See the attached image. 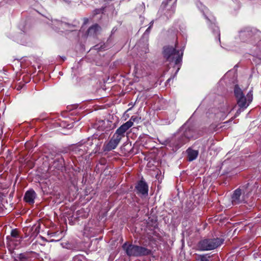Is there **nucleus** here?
<instances>
[{"label": "nucleus", "mask_w": 261, "mask_h": 261, "mask_svg": "<svg viewBox=\"0 0 261 261\" xmlns=\"http://www.w3.org/2000/svg\"><path fill=\"white\" fill-rule=\"evenodd\" d=\"M99 143V140L96 138H88L87 140L83 144H80L77 145L75 148V151L82 152L81 153H80V154L82 155L85 152H87L89 150L97 147Z\"/></svg>", "instance_id": "obj_6"}, {"label": "nucleus", "mask_w": 261, "mask_h": 261, "mask_svg": "<svg viewBox=\"0 0 261 261\" xmlns=\"http://www.w3.org/2000/svg\"><path fill=\"white\" fill-rule=\"evenodd\" d=\"M83 256L81 255L75 256L71 261H83Z\"/></svg>", "instance_id": "obj_18"}, {"label": "nucleus", "mask_w": 261, "mask_h": 261, "mask_svg": "<svg viewBox=\"0 0 261 261\" xmlns=\"http://www.w3.org/2000/svg\"><path fill=\"white\" fill-rule=\"evenodd\" d=\"M211 256L207 254H196L195 259L196 261H210Z\"/></svg>", "instance_id": "obj_16"}, {"label": "nucleus", "mask_w": 261, "mask_h": 261, "mask_svg": "<svg viewBox=\"0 0 261 261\" xmlns=\"http://www.w3.org/2000/svg\"><path fill=\"white\" fill-rule=\"evenodd\" d=\"M171 80V78H169V79L167 80V82H170Z\"/></svg>", "instance_id": "obj_26"}, {"label": "nucleus", "mask_w": 261, "mask_h": 261, "mask_svg": "<svg viewBox=\"0 0 261 261\" xmlns=\"http://www.w3.org/2000/svg\"><path fill=\"white\" fill-rule=\"evenodd\" d=\"M191 132L190 129L186 130L183 135L177 138V140L174 143V145L178 148L186 143L190 138L193 137V136L191 135Z\"/></svg>", "instance_id": "obj_7"}, {"label": "nucleus", "mask_w": 261, "mask_h": 261, "mask_svg": "<svg viewBox=\"0 0 261 261\" xmlns=\"http://www.w3.org/2000/svg\"><path fill=\"white\" fill-rule=\"evenodd\" d=\"M177 44L175 47L172 46H165L163 47V54L166 61L171 63L174 62L175 64L177 65L181 61L183 53H180L178 50H177Z\"/></svg>", "instance_id": "obj_3"}, {"label": "nucleus", "mask_w": 261, "mask_h": 261, "mask_svg": "<svg viewBox=\"0 0 261 261\" xmlns=\"http://www.w3.org/2000/svg\"><path fill=\"white\" fill-rule=\"evenodd\" d=\"M36 193L33 190H30L26 192L24 196V200L28 203L32 204L34 202Z\"/></svg>", "instance_id": "obj_13"}, {"label": "nucleus", "mask_w": 261, "mask_h": 261, "mask_svg": "<svg viewBox=\"0 0 261 261\" xmlns=\"http://www.w3.org/2000/svg\"><path fill=\"white\" fill-rule=\"evenodd\" d=\"M234 94L237 99V103L240 108L246 109L253 99L252 91L250 90L245 96L244 92L238 85L234 88Z\"/></svg>", "instance_id": "obj_2"}, {"label": "nucleus", "mask_w": 261, "mask_h": 261, "mask_svg": "<svg viewBox=\"0 0 261 261\" xmlns=\"http://www.w3.org/2000/svg\"><path fill=\"white\" fill-rule=\"evenodd\" d=\"M14 261H18L17 259H15Z\"/></svg>", "instance_id": "obj_27"}, {"label": "nucleus", "mask_w": 261, "mask_h": 261, "mask_svg": "<svg viewBox=\"0 0 261 261\" xmlns=\"http://www.w3.org/2000/svg\"><path fill=\"white\" fill-rule=\"evenodd\" d=\"M17 259L18 261H26L27 260L26 257L22 254H19V258Z\"/></svg>", "instance_id": "obj_20"}, {"label": "nucleus", "mask_w": 261, "mask_h": 261, "mask_svg": "<svg viewBox=\"0 0 261 261\" xmlns=\"http://www.w3.org/2000/svg\"><path fill=\"white\" fill-rule=\"evenodd\" d=\"M153 21H151L150 22V25H151V27H152V25H153Z\"/></svg>", "instance_id": "obj_25"}, {"label": "nucleus", "mask_w": 261, "mask_h": 261, "mask_svg": "<svg viewBox=\"0 0 261 261\" xmlns=\"http://www.w3.org/2000/svg\"><path fill=\"white\" fill-rule=\"evenodd\" d=\"M121 140L116 136V135H113L109 142L105 145L104 150L109 151L115 149Z\"/></svg>", "instance_id": "obj_9"}, {"label": "nucleus", "mask_w": 261, "mask_h": 261, "mask_svg": "<svg viewBox=\"0 0 261 261\" xmlns=\"http://www.w3.org/2000/svg\"><path fill=\"white\" fill-rule=\"evenodd\" d=\"M122 248L128 256H146L150 254L151 253V250L146 247L129 244L127 242H125L122 245Z\"/></svg>", "instance_id": "obj_1"}, {"label": "nucleus", "mask_w": 261, "mask_h": 261, "mask_svg": "<svg viewBox=\"0 0 261 261\" xmlns=\"http://www.w3.org/2000/svg\"><path fill=\"white\" fill-rule=\"evenodd\" d=\"M241 195L242 192L240 189H237L233 192L231 196L232 205H235L245 202V199L243 196L241 197Z\"/></svg>", "instance_id": "obj_10"}, {"label": "nucleus", "mask_w": 261, "mask_h": 261, "mask_svg": "<svg viewBox=\"0 0 261 261\" xmlns=\"http://www.w3.org/2000/svg\"><path fill=\"white\" fill-rule=\"evenodd\" d=\"M136 119V117H134V116H132L129 120L132 121L133 122V121H134Z\"/></svg>", "instance_id": "obj_21"}, {"label": "nucleus", "mask_w": 261, "mask_h": 261, "mask_svg": "<svg viewBox=\"0 0 261 261\" xmlns=\"http://www.w3.org/2000/svg\"><path fill=\"white\" fill-rule=\"evenodd\" d=\"M11 235L12 237H13L14 238H18V231L15 229H13L11 231Z\"/></svg>", "instance_id": "obj_19"}, {"label": "nucleus", "mask_w": 261, "mask_h": 261, "mask_svg": "<svg viewBox=\"0 0 261 261\" xmlns=\"http://www.w3.org/2000/svg\"><path fill=\"white\" fill-rule=\"evenodd\" d=\"M223 241V239L219 238L205 239L199 242L197 247L200 251L212 250L220 246Z\"/></svg>", "instance_id": "obj_4"}, {"label": "nucleus", "mask_w": 261, "mask_h": 261, "mask_svg": "<svg viewBox=\"0 0 261 261\" xmlns=\"http://www.w3.org/2000/svg\"><path fill=\"white\" fill-rule=\"evenodd\" d=\"M133 122L128 120L125 123L121 125L116 130L114 135H116V136L121 139L125 136L126 132L133 126Z\"/></svg>", "instance_id": "obj_8"}, {"label": "nucleus", "mask_w": 261, "mask_h": 261, "mask_svg": "<svg viewBox=\"0 0 261 261\" xmlns=\"http://www.w3.org/2000/svg\"><path fill=\"white\" fill-rule=\"evenodd\" d=\"M135 188L137 191V193L141 194L142 195L148 194V186L144 181L142 180H140L136 186Z\"/></svg>", "instance_id": "obj_11"}, {"label": "nucleus", "mask_w": 261, "mask_h": 261, "mask_svg": "<svg viewBox=\"0 0 261 261\" xmlns=\"http://www.w3.org/2000/svg\"><path fill=\"white\" fill-rule=\"evenodd\" d=\"M101 30V27L98 24L96 23L92 25L88 29L87 34L89 36L96 37L99 34Z\"/></svg>", "instance_id": "obj_12"}, {"label": "nucleus", "mask_w": 261, "mask_h": 261, "mask_svg": "<svg viewBox=\"0 0 261 261\" xmlns=\"http://www.w3.org/2000/svg\"><path fill=\"white\" fill-rule=\"evenodd\" d=\"M1 198V193H0V198Z\"/></svg>", "instance_id": "obj_28"}, {"label": "nucleus", "mask_w": 261, "mask_h": 261, "mask_svg": "<svg viewBox=\"0 0 261 261\" xmlns=\"http://www.w3.org/2000/svg\"><path fill=\"white\" fill-rule=\"evenodd\" d=\"M187 152L188 153V161H192L195 160L198 154V151L197 150H193L190 148L187 150Z\"/></svg>", "instance_id": "obj_15"}, {"label": "nucleus", "mask_w": 261, "mask_h": 261, "mask_svg": "<svg viewBox=\"0 0 261 261\" xmlns=\"http://www.w3.org/2000/svg\"><path fill=\"white\" fill-rule=\"evenodd\" d=\"M150 28H151V25H149V27L146 30V32H149V31H150Z\"/></svg>", "instance_id": "obj_23"}, {"label": "nucleus", "mask_w": 261, "mask_h": 261, "mask_svg": "<svg viewBox=\"0 0 261 261\" xmlns=\"http://www.w3.org/2000/svg\"><path fill=\"white\" fill-rule=\"evenodd\" d=\"M41 224L39 222L36 223L30 229L31 237H36L39 233Z\"/></svg>", "instance_id": "obj_14"}, {"label": "nucleus", "mask_w": 261, "mask_h": 261, "mask_svg": "<svg viewBox=\"0 0 261 261\" xmlns=\"http://www.w3.org/2000/svg\"><path fill=\"white\" fill-rule=\"evenodd\" d=\"M169 143V141H168V140H166L165 141V143H163V144L164 145H167L168 143Z\"/></svg>", "instance_id": "obj_22"}, {"label": "nucleus", "mask_w": 261, "mask_h": 261, "mask_svg": "<svg viewBox=\"0 0 261 261\" xmlns=\"http://www.w3.org/2000/svg\"><path fill=\"white\" fill-rule=\"evenodd\" d=\"M240 37L244 41H246L250 38L251 39V41L253 40L252 43H256V48H257L255 50L256 55L261 56V40L259 39L257 34H253L252 30L247 28L240 32Z\"/></svg>", "instance_id": "obj_5"}, {"label": "nucleus", "mask_w": 261, "mask_h": 261, "mask_svg": "<svg viewBox=\"0 0 261 261\" xmlns=\"http://www.w3.org/2000/svg\"><path fill=\"white\" fill-rule=\"evenodd\" d=\"M111 9H112V8H110V7H109V8H100V9H95L94 11V15H99V14L108 15V14L106 13V12L108 10H111Z\"/></svg>", "instance_id": "obj_17"}, {"label": "nucleus", "mask_w": 261, "mask_h": 261, "mask_svg": "<svg viewBox=\"0 0 261 261\" xmlns=\"http://www.w3.org/2000/svg\"><path fill=\"white\" fill-rule=\"evenodd\" d=\"M217 34H218V37H219V40L220 41V33H219V31L217 32Z\"/></svg>", "instance_id": "obj_24"}]
</instances>
